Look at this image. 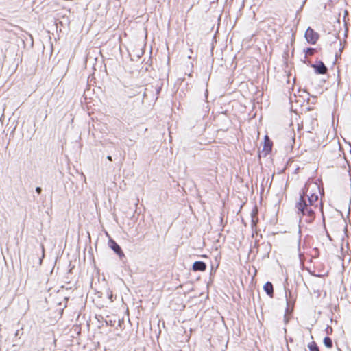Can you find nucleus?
I'll return each mask as SVG.
<instances>
[{"mask_svg": "<svg viewBox=\"0 0 351 351\" xmlns=\"http://www.w3.org/2000/svg\"><path fill=\"white\" fill-rule=\"evenodd\" d=\"M324 193L321 180H308L300 195L296 207L301 213V220L306 223H312L315 218L318 210H322V203L319 196Z\"/></svg>", "mask_w": 351, "mask_h": 351, "instance_id": "1", "label": "nucleus"}, {"mask_svg": "<svg viewBox=\"0 0 351 351\" xmlns=\"http://www.w3.org/2000/svg\"><path fill=\"white\" fill-rule=\"evenodd\" d=\"M305 38L308 43L314 45L318 40L319 35L318 33L315 32L311 27H308L306 30Z\"/></svg>", "mask_w": 351, "mask_h": 351, "instance_id": "2", "label": "nucleus"}, {"mask_svg": "<svg viewBox=\"0 0 351 351\" xmlns=\"http://www.w3.org/2000/svg\"><path fill=\"white\" fill-rule=\"evenodd\" d=\"M108 245L110 246V247L118 255H119L120 256H123V252L121 250V248L120 247V246L116 243L115 241H114L113 239H110L108 241Z\"/></svg>", "mask_w": 351, "mask_h": 351, "instance_id": "3", "label": "nucleus"}, {"mask_svg": "<svg viewBox=\"0 0 351 351\" xmlns=\"http://www.w3.org/2000/svg\"><path fill=\"white\" fill-rule=\"evenodd\" d=\"M273 143L269 139L268 136H265L264 138V146H263V151L266 153H269L272 149Z\"/></svg>", "mask_w": 351, "mask_h": 351, "instance_id": "4", "label": "nucleus"}, {"mask_svg": "<svg viewBox=\"0 0 351 351\" xmlns=\"http://www.w3.org/2000/svg\"><path fill=\"white\" fill-rule=\"evenodd\" d=\"M206 269V265L202 261H196L193 265V270L195 271H204Z\"/></svg>", "mask_w": 351, "mask_h": 351, "instance_id": "5", "label": "nucleus"}, {"mask_svg": "<svg viewBox=\"0 0 351 351\" xmlns=\"http://www.w3.org/2000/svg\"><path fill=\"white\" fill-rule=\"evenodd\" d=\"M316 72L319 74H325L327 72V68L322 62H319L317 64L313 65Z\"/></svg>", "mask_w": 351, "mask_h": 351, "instance_id": "6", "label": "nucleus"}, {"mask_svg": "<svg viewBox=\"0 0 351 351\" xmlns=\"http://www.w3.org/2000/svg\"><path fill=\"white\" fill-rule=\"evenodd\" d=\"M264 291L271 298L274 295V287L273 285L270 282H267L263 286Z\"/></svg>", "mask_w": 351, "mask_h": 351, "instance_id": "7", "label": "nucleus"}, {"mask_svg": "<svg viewBox=\"0 0 351 351\" xmlns=\"http://www.w3.org/2000/svg\"><path fill=\"white\" fill-rule=\"evenodd\" d=\"M308 348L310 351H319V349L315 341H312L311 343H308Z\"/></svg>", "mask_w": 351, "mask_h": 351, "instance_id": "8", "label": "nucleus"}, {"mask_svg": "<svg viewBox=\"0 0 351 351\" xmlns=\"http://www.w3.org/2000/svg\"><path fill=\"white\" fill-rule=\"evenodd\" d=\"M324 343L325 346L328 348H331L332 347V339L330 337H326L324 339Z\"/></svg>", "mask_w": 351, "mask_h": 351, "instance_id": "9", "label": "nucleus"}, {"mask_svg": "<svg viewBox=\"0 0 351 351\" xmlns=\"http://www.w3.org/2000/svg\"><path fill=\"white\" fill-rule=\"evenodd\" d=\"M315 52L316 49L314 48H307L304 50V53L306 57L313 56Z\"/></svg>", "mask_w": 351, "mask_h": 351, "instance_id": "10", "label": "nucleus"}, {"mask_svg": "<svg viewBox=\"0 0 351 351\" xmlns=\"http://www.w3.org/2000/svg\"><path fill=\"white\" fill-rule=\"evenodd\" d=\"M326 333L327 335H331L333 332V329L330 326H328L326 328Z\"/></svg>", "mask_w": 351, "mask_h": 351, "instance_id": "11", "label": "nucleus"}, {"mask_svg": "<svg viewBox=\"0 0 351 351\" xmlns=\"http://www.w3.org/2000/svg\"><path fill=\"white\" fill-rule=\"evenodd\" d=\"M108 298L110 300V302H113L114 301V295L112 293V291H108Z\"/></svg>", "mask_w": 351, "mask_h": 351, "instance_id": "12", "label": "nucleus"}, {"mask_svg": "<svg viewBox=\"0 0 351 351\" xmlns=\"http://www.w3.org/2000/svg\"><path fill=\"white\" fill-rule=\"evenodd\" d=\"M36 191L38 194H39V193H40V192H41V188H40V187H37V188L36 189Z\"/></svg>", "mask_w": 351, "mask_h": 351, "instance_id": "13", "label": "nucleus"}, {"mask_svg": "<svg viewBox=\"0 0 351 351\" xmlns=\"http://www.w3.org/2000/svg\"><path fill=\"white\" fill-rule=\"evenodd\" d=\"M107 158H108V160H110V161H112V157H111L110 156H108L107 157Z\"/></svg>", "mask_w": 351, "mask_h": 351, "instance_id": "14", "label": "nucleus"}, {"mask_svg": "<svg viewBox=\"0 0 351 351\" xmlns=\"http://www.w3.org/2000/svg\"><path fill=\"white\" fill-rule=\"evenodd\" d=\"M316 276H324V274H317Z\"/></svg>", "mask_w": 351, "mask_h": 351, "instance_id": "15", "label": "nucleus"}]
</instances>
